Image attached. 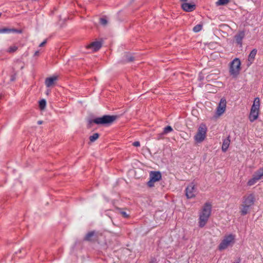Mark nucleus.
<instances>
[{"instance_id":"27","label":"nucleus","mask_w":263,"mask_h":263,"mask_svg":"<svg viewBox=\"0 0 263 263\" xmlns=\"http://www.w3.org/2000/svg\"><path fill=\"white\" fill-rule=\"evenodd\" d=\"M202 28V25L198 24V25H197L196 26H195L193 28V30L195 32H198L201 30Z\"/></svg>"},{"instance_id":"5","label":"nucleus","mask_w":263,"mask_h":263,"mask_svg":"<svg viewBox=\"0 0 263 263\" xmlns=\"http://www.w3.org/2000/svg\"><path fill=\"white\" fill-rule=\"evenodd\" d=\"M259 98H256L253 101V104L251 107L249 115V120L251 122H253L257 119L259 114Z\"/></svg>"},{"instance_id":"20","label":"nucleus","mask_w":263,"mask_h":263,"mask_svg":"<svg viewBox=\"0 0 263 263\" xmlns=\"http://www.w3.org/2000/svg\"><path fill=\"white\" fill-rule=\"evenodd\" d=\"M46 106V101L45 99H42L39 102V107L41 110H44Z\"/></svg>"},{"instance_id":"8","label":"nucleus","mask_w":263,"mask_h":263,"mask_svg":"<svg viewBox=\"0 0 263 263\" xmlns=\"http://www.w3.org/2000/svg\"><path fill=\"white\" fill-rule=\"evenodd\" d=\"M161 174L158 171H152L149 173V180L147 182V185L149 187H153L154 183L159 181L161 179Z\"/></svg>"},{"instance_id":"9","label":"nucleus","mask_w":263,"mask_h":263,"mask_svg":"<svg viewBox=\"0 0 263 263\" xmlns=\"http://www.w3.org/2000/svg\"><path fill=\"white\" fill-rule=\"evenodd\" d=\"M197 194L196 186L191 183L186 188V196L188 199L194 198L196 197Z\"/></svg>"},{"instance_id":"3","label":"nucleus","mask_w":263,"mask_h":263,"mask_svg":"<svg viewBox=\"0 0 263 263\" xmlns=\"http://www.w3.org/2000/svg\"><path fill=\"white\" fill-rule=\"evenodd\" d=\"M235 235L232 234L226 235L218 246L220 250H223L228 247H232L235 243Z\"/></svg>"},{"instance_id":"4","label":"nucleus","mask_w":263,"mask_h":263,"mask_svg":"<svg viewBox=\"0 0 263 263\" xmlns=\"http://www.w3.org/2000/svg\"><path fill=\"white\" fill-rule=\"evenodd\" d=\"M117 119L116 116L105 115L101 117L97 118L91 121H90V123L93 122L97 124L102 125H110L112 123Z\"/></svg>"},{"instance_id":"34","label":"nucleus","mask_w":263,"mask_h":263,"mask_svg":"<svg viewBox=\"0 0 263 263\" xmlns=\"http://www.w3.org/2000/svg\"><path fill=\"white\" fill-rule=\"evenodd\" d=\"M181 2H183V3H186L187 2V0H180Z\"/></svg>"},{"instance_id":"12","label":"nucleus","mask_w":263,"mask_h":263,"mask_svg":"<svg viewBox=\"0 0 263 263\" xmlns=\"http://www.w3.org/2000/svg\"><path fill=\"white\" fill-rule=\"evenodd\" d=\"M102 46V43L100 41H95L92 42L87 46L88 49H91L92 51L98 50Z\"/></svg>"},{"instance_id":"10","label":"nucleus","mask_w":263,"mask_h":263,"mask_svg":"<svg viewBox=\"0 0 263 263\" xmlns=\"http://www.w3.org/2000/svg\"><path fill=\"white\" fill-rule=\"evenodd\" d=\"M226 104L227 101L226 99H221L216 110V114L218 116H220L225 112Z\"/></svg>"},{"instance_id":"35","label":"nucleus","mask_w":263,"mask_h":263,"mask_svg":"<svg viewBox=\"0 0 263 263\" xmlns=\"http://www.w3.org/2000/svg\"><path fill=\"white\" fill-rule=\"evenodd\" d=\"M1 15H2V13H0V16H1Z\"/></svg>"},{"instance_id":"21","label":"nucleus","mask_w":263,"mask_h":263,"mask_svg":"<svg viewBox=\"0 0 263 263\" xmlns=\"http://www.w3.org/2000/svg\"><path fill=\"white\" fill-rule=\"evenodd\" d=\"M258 180H259L254 175H253V178L248 181V184L250 186L253 185Z\"/></svg>"},{"instance_id":"7","label":"nucleus","mask_w":263,"mask_h":263,"mask_svg":"<svg viewBox=\"0 0 263 263\" xmlns=\"http://www.w3.org/2000/svg\"><path fill=\"white\" fill-rule=\"evenodd\" d=\"M207 128L204 124H201L197 130L196 135L194 136L195 141L197 143H201L203 142L206 136Z\"/></svg>"},{"instance_id":"33","label":"nucleus","mask_w":263,"mask_h":263,"mask_svg":"<svg viewBox=\"0 0 263 263\" xmlns=\"http://www.w3.org/2000/svg\"><path fill=\"white\" fill-rule=\"evenodd\" d=\"M42 123H43V121H39L37 122V123H38L39 124H42Z\"/></svg>"},{"instance_id":"17","label":"nucleus","mask_w":263,"mask_h":263,"mask_svg":"<svg viewBox=\"0 0 263 263\" xmlns=\"http://www.w3.org/2000/svg\"><path fill=\"white\" fill-rule=\"evenodd\" d=\"M14 32H20V31L13 28H4L0 29V33H11Z\"/></svg>"},{"instance_id":"18","label":"nucleus","mask_w":263,"mask_h":263,"mask_svg":"<svg viewBox=\"0 0 263 263\" xmlns=\"http://www.w3.org/2000/svg\"><path fill=\"white\" fill-rule=\"evenodd\" d=\"M254 175L259 180L263 177V167L256 171Z\"/></svg>"},{"instance_id":"24","label":"nucleus","mask_w":263,"mask_h":263,"mask_svg":"<svg viewBox=\"0 0 263 263\" xmlns=\"http://www.w3.org/2000/svg\"><path fill=\"white\" fill-rule=\"evenodd\" d=\"M99 135L98 133H95L92 136L89 137L90 141L91 142H94L98 139Z\"/></svg>"},{"instance_id":"26","label":"nucleus","mask_w":263,"mask_h":263,"mask_svg":"<svg viewBox=\"0 0 263 263\" xmlns=\"http://www.w3.org/2000/svg\"><path fill=\"white\" fill-rule=\"evenodd\" d=\"M173 131V128L170 126H167L164 128L163 132L162 133L163 135H166L168 133H170Z\"/></svg>"},{"instance_id":"15","label":"nucleus","mask_w":263,"mask_h":263,"mask_svg":"<svg viewBox=\"0 0 263 263\" xmlns=\"http://www.w3.org/2000/svg\"><path fill=\"white\" fill-rule=\"evenodd\" d=\"M245 35V33L244 31H240L235 36V41L238 44L241 45V41Z\"/></svg>"},{"instance_id":"32","label":"nucleus","mask_w":263,"mask_h":263,"mask_svg":"<svg viewBox=\"0 0 263 263\" xmlns=\"http://www.w3.org/2000/svg\"><path fill=\"white\" fill-rule=\"evenodd\" d=\"M39 55V51H36L34 53V55L35 56H38Z\"/></svg>"},{"instance_id":"11","label":"nucleus","mask_w":263,"mask_h":263,"mask_svg":"<svg viewBox=\"0 0 263 263\" xmlns=\"http://www.w3.org/2000/svg\"><path fill=\"white\" fill-rule=\"evenodd\" d=\"M182 9L186 12H191L195 9L196 6L188 3H182L181 4Z\"/></svg>"},{"instance_id":"1","label":"nucleus","mask_w":263,"mask_h":263,"mask_svg":"<svg viewBox=\"0 0 263 263\" xmlns=\"http://www.w3.org/2000/svg\"><path fill=\"white\" fill-rule=\"evenodd\" d=\"M211 204L205 203L199 213L198 225L200 228L204 227L207 223L211 214Z\"/></svg>"},{"instance_id":"16","label":"nucleus","mask_w":263,"mask_h":263,"mask_svg":"<svg viewBox=\"0 0 263 263\" xmlns=\"http://www.w3.org/2000/svg\"><path fill=\"white\" fill-rule=\"evenodd\" d=\"M230 144V139L229 137L225 139L222 143V151L224 152H226L229 148V146Z\"/></svg>"},{"instance_id":"2","label":"nucleus","mask_w":263,"mask_h":263,"mask_svg":"<svg viewBox=\"0 0 263 263\" xmlns=\"http://www.w3.org/2000/svg\"><path fill=\"white\" fill-rule=\"evenodd\" d=\"M255 202V196L253 194L245 195L242 200V203L240 207V212L241 215H245L248 214Z\"/></svg>"},{"instance_id":"23","label":"nucleus","mask_w":263,"mask_h":263,"mask_svg":"<svg viewBox=\"0 0 263 263\" xmlns=\"http://www.w3.org/2000/svg\"><path fill=\"white\" fill-rule=\"evenodd\" d=\"M17 48H18V47L17 46L12 45V46H10L7 49V51L9 53H13L17 50Z\"/></svg>"},{"instance_id":"29","label":"nucleus","mask_w":263,"mask_h":263,"mask_svg":"<svg viewBox=\"0 0 263 263\" xmlns=\"http://www.w3.org/2000/svg\"><path fill=\"white\" fill-rule=\"evenodd\" d=\"M133 145L134 146H136V147H139L140 146V143L139 141H136V142H134L133 143Z\"/></svg>"},{"instance_id":"19","label":"nucleus","mask_w":263,"mask_h":263,"mask_svg":"<svg viewBox=\"0 0 263 263\" xmlns=\"http://www.w3.org/2000/svg\"><path fill=\"white\" fill-rule=\"evenodd\" d=\"M257 51L255 49L253 50L250 53L249 57H248V61H250L251 63L252 62L254 59L255 58V57Z\"/></svg>"},{"instance_id":"13","label":"nucleus","mask_w":263,"mask_h":263,"mask_svg":"<svg viewBox=\"0 0 263 263\" xmlns=\"http://www.w3.org/2000/svg\"><path fill=\"white\" fill-rule=\"evenodd\" d=\"M58 79L57 76H52L51 77L47 78L45 80V84L47 87H50L53 86L55 82L57 81Z\"/></svg>"},{"instance_id":"28","label":"nucleus","mask_w":263,"mask_h":263,"mask_svg":"<svg viewBox=\"0 0 263 263\" xmlns=\"http://www.w3.org/2000/svg\"><path fill=\"white\" fill-rule=\"evenodd\" d=\"M100 22L102 25L105 26L107 24L108 21L105 18H101L100 20Z\"/></svg>"},{"instance_id":"25","label":"nucleus","mask_w":263,"mask_h":263,"mask_svg":"<svg viewBox=\"0 0 263 263\" xmlns=\"http://www.w3.org/2000/svg\"><path fill=\"white\" fill-rule=\"evenodd\" d=\"M125 61L126 62H132L134 60V58L131 54L127 53L125 55Z\"/></svg>"},{"instance_id":"6","label":"nucleus","mask_w":263,"mask_h":263,"mask_svg":"<svg viewBox=\"0 0 263 263\" xmlns=\"http://www.w3.org/2000/svg\"><path fill=\"white\" fill-rule=\"evenodd\" d=\"M241 70V62L238 58H235L230 63L229 72L233 77H237Z\"/></svg>"},{"instance_id":"31","label":"nucleus","mask_w":263,"mask_h":263,"mask_svg":"<svg viewBox=\"0 0 263 263\" xmlns=\"http://www.w3.org/2000/svg\"><path fill=\"white\" fill-rule=\"evenodd\" d=\"M46 40H45L44 41H43L42 43H41L40 44L39 46L40 47H43V46H44L46 44Z\"/></svg>"},{"instance_id":"22","label":"nucleus","mask_w":263,"mask_h":263,"mask_svg":"<svg viewBox=\"0 0 263 263\" xmlns=\"http://www.w3.org/2000/svg\"><path fill=\"white\" fill-rule=\"evenodd\" d=\"M230 0H218V1L216 2V6L225 5L228 4Z\"/></svg>"},{"instance_id":"30","label":"nucleus","mask_w":263,"mask_h":263,"mask_svg":"<svg viewBox=\"0 0 263 263\" xmlns=\"http://www.w3.org/2000/svg\"><path fill=\"white\" fill-rule=\"evenodd\" d=\"M121 214L125 218L127 217L128 216V214L125 212H122Z\"/></svg>"},{"instance_id":"14","label":"nucleus","mask_w":263,"mask_h":263,"mask_svg":"<svg viewBox=\"0 0 263 263\" xmlns=\"http://www.w3.org/2000/svg\"><path fill=\"white\" fill-rule=\"evenodd\" d=\"M99 235L95 232H90L88 233L86 236L85 239L88 241L97 240L98 239Z\"/></svg>"}]
</instances>
